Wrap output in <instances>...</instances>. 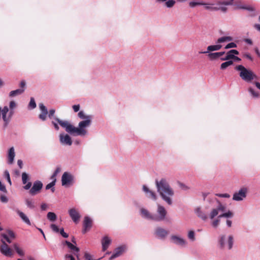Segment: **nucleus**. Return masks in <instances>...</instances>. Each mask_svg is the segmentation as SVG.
<instances>
[{
  "instance_id": "nucleus-16",
  "label": "nucleus",
  "mask_w": 260,
  "mask_h": 260,
  "mask_svg": "<svg viewBox=\"0 0 260 260\" xmlns=\"http://www.w3.org/2000/svg\"><path fill=\"white\" fill-rule=\"evenodd\" d=\"M60 142L64 145L71 146L72 144V141L71 137L68 134H60L59 135Z\"/></svg>"
},
{
  "instance_id": "nucleus-57",
  "label": "nucleus",
  "mask_w": 260,
  "mask_h": 260,
  "mask_svg": "<svg viewBox=\"0 0 260 260\" xmlns=\"http://www.w3.org/2000/svg\"><path fill=\"white\" fill-rule=\"evenodd\" d=\"M16 106V103L14 101H11L9 104V107L10 110H13V109Z\"/></svg>"
},
{
  "instance_id": "nucleus-63",
  "label": "nucleus",
  "mask_w": 260,
  "mask_h": 260,
  "mask_svg": "<svg viewBox=\"0 0 260 260\" xmlns=\"http://www.w3.org/2000/svg\"><path fill=\"white\" fill-rule=\"evenodd\" d=\"M1 200L2 202L6 203L8 202V198L5 196H2L1 197Z\"/></svg>"
},
{
  "instance_id": "nucleus-41",
  "label": "nucleus",
  "mask_w": 260,
  "mask_h": 260,
  "mask_svg": "<svg viewBox=\"0 0 260 260\" xmlns=\"http://www.w3.org/2000/svg\"><path fill=\"white\" fill-rule=\"evenodd\" d=\"M25 204L27 207L29 209H32L35 207L34 202L29 199H26L25 200Z\"/></svg>"
},
{
  "instance_id": "nucleus-15",
  "label": "nucleus",
  "mask_w": 260,
  "mask_h": 260,
  "mask_svg": "<svg viewBox=\"0 0 260 260\" xmlns=\"http://www.w3.org/2000/svg\"><path fill=\"white\" fill-rule=\"evenodd\" d=\"M218 206L216 208L213 209L210 214V217L211 219L214 218L218 214L219 211H223L225 209V207L218 200Z\"/></svg>"
},
{
  "instance_id": "nucleus-23",
  "label": "nucleus",
  "mask_w": 260,
  "mask_h": 260,
  "mask_svg": "<svg viewBox=\"0 0 260 260\" xmlns=\"http://www.w3.org/2000/svg\"><path fill=\"white\" fill-rule=\"evenodd\" d=\"M50 228L52 229V230L55 232V233L59 232L60 235L63 238H67L69 237V234L64 232V229L63 228L59 230L57 226L55 224H51L50 225Z\"/></svg>"
},
{
  "instance_id": "nucleus-62",
  "label": "nucleus",
  "mask_w": 260,
  "mask_h": 260,
  "mask_svg": "<svg viewBox=\"0 0 260 260\" xmlns=\"http://www.w3.org/2000/svg\"><path fill=\"white\" fill-rule=\"evenodd\" d=\"M60 171V167H58L56 168V170L53 173V176H56L57 174Z\"/></svg>"
},
{
  "instance_id": "nucleus-49",
  "label": "nucleus",
  "mask_w": 260,
  "mask_h": 260,
  "mask_svg": "<svg viewBox=\"0 0 260 260\" xmlns=\"http://www.w3.org/2000/svg\"><path fill=\"white\" fill-rule=\"evenodd\" d=\"M188 237L191 241H193L195 240L194 232L193 231H189L188 233Z\"/></svg>"
},
{
  "instance_id": "nucleus-7",
  "label": "nucleus",
  "mask_w": 260,
  "mask_h": 260,
  "mask_svg": "<svg viewBox=\"0 0 260 260\" xmlns=\"http://www.w3.org/2000/svg\"><path fill=\"white\" fill-rule=\"evenodd\" d=\"M2 244L0 245V252L4 256L12 257L13 255V251L6 242L3 239H1Z\"/></svg>"
},
{
  "instance_id": "nucleus-43",
  "label": "nucleus",
  "mask_w": 260,
  "mask_h": 260,
  "mask_svg": "<svg viewBox=\"0 0 260 260\" xmlns=\"http://www.w3.org/2000/svg\"><path fill=\"white\" fill-rule=\"evenodd\" d=\"M221 3L223 5V6H228V5H234L236 4H239V2H235L234 3V0H230L228 1H221Z\"/></svg>"
},
{
  "instance_id": "nucleus-6",
  "label": "nucleus",
  "mask_w": 260,
  "mask_h": 260,
  "mask_svg": "<svg viewBox=\"0 0 260 260\" xmlns=\"http://www.w3.org/2000/svg\"><path fill=\"white\" fill-rule=\"evenodd\" d=\"M39 107L41 111V114L39 115V118L40 119L43 121H45L47 119V115L50 119L54 117V115L55 113V110L54 109H51L48 112L46 107L43 104H40Z\"/></svg>"
},
{
  "instance_id": "nucleus-10",
  "label": "nucleus",
  "mask_w": 260,
  "mask_h": 260,
  "mask_svg": "<svg viewBox=\"0 0 260 260\" xmlns=\"http://www.w3.org/2000/svg\"><path fill=\"white\" fill-rule=\"evenodd\" d=\"M74 177L73 175L68 172H64L61 177V184L62 186H68L74 183Z\"/></svg>"
},
{
  "instance_id": "nucleus-14",
  "label": "nucleus",
  "mask_w": 260,
  "mask_h": 260,
  "mask_svg": "<svg viewBox=\"0 0 260 260\" xmlns=\"http://www.w3.org/2000/svg\"><path fill=\"white\" fill-rule=\"evenodd\" d=\"M92 220L89 216H85L83 223L82 233L85 234L92 227Z\"/></svg>"
},
{
  "instance_id": "nucleus-1",
  "label": "nucleus",
  "mask_w": 260,
  "mask_h": 260,
  "mask_svg": "<svg viewBox=\"0 0 260 260\" xmlns=\"http://www.w3.org/2000/svg\"><path fill=\"white\" fill-rule=\"evenodd\" d=\"M155 182L157 191L161 199L168 205H171L172 201L171 197L174 196V192L167 180L165 178H161L160 180L156 179Z\"/></svg>"
},
{
  "instance_id": "nucleus-36",
  "label": "nucleus",
  "mask_w": 260,
  "mask_h": 260,
  "mask_svg": "<svg viewBox=\"0 0 260 260\" xmlns=\"http://www.w3.org/2000/svg\"><path fill=\"white\" fill-rule=\"evenodd\" d=\"M248 91L250 93V95L253 98H258L259 97V93L258 92L255 91L252 87H249L248 88Z\"/></svg>"
},
{
  "instance_id": "nucleus-12",
  "label": "nucleus",
  "mask_w": 260,
  "mask_h": 260,
  "mask_svg": "<svg viewBox=\"0 0 260 260\" xmlns=\"http://www.w3.org/2000/svg\"><path fill=\"white\" fill-rule=\"evenodd\" d=\"M63 245H66L68 248L73 252V253L76 256L78 260L80 259L79 252L80 249L71 242L66 240L62 242Z\"/></svg>"
},
{
  "instance_id": "nucleus-60",
  "label": "nucleus",
  "mask_w": 260,
  "mask_h": 260,
  "mask_svg": "<svg viewBox=\"0 0 260 260\" xmlns=\"http://www.w3.org/2000/svg\"><path fill=\"white\" fill-rule=\"evenodd\" d=\"M47 207H48V205L46 203H42L41 205V209L42 211L46 210Z\"/></svg>"
},
{
  "instance_id": "nucleus-38",
  "label": "nucleus",
  "mask_w": 260,
  "mask_h": 260,
  "mask_svg": "<svg viewBox=\"0 0 260 260\" xmlns=\"http://www.w3.org/2000/svg\"><path fill=\"white\" fill-rule=\"evenodd\" d=\"M56 181V180L54 179L53 181H52L50 183L48 184L46 186V189L48 190V189H51V191L52 192H54L55 191V188L54 187V186L55 185Z\"/></svg>"
},
{
  "instance_id": "nucleus-35",
  "label": "nucleus",
  "mask_w": 260,
  "mask_h": 260,
  "mask_svg": "<svg viewBox=\"0 0 260 260\" xmlns=\"http://www.w3.org/2000/svg\"><path fill=\"white\" fill-rule=\"evenodd\" d=\"M232 52V50H229L226 53V55L224 57H221L220 58V59L221 61L228 60L229 59H232L233 57L235 56Z\"/></svg>"
},
{
  "instance_id": "nucleus-28",
  "label": "nucleus",
  "mask_w": 260,
  "mask_h": 260,
  "mask_svg": "<svg viewBox=\"0 0 260 260\" xmlns=\"http://www.w3.org/2000/svg\"><path fill=\"white\" fill-rule=\"evenodd\" d=\"M194 212L197 216L203 220L205 221L207 219V216L205 213L201 210V207H198L196 208L194 210Z\"/></svg>"
},
{
  "instance_id": "nucleus-58",
  "label": "nucleus",
  "mask_w": 260,
  "mask_h": 260,
  "mask_svg": "<svg viewBox=\"0 0 260 260\" xmlns=\"http://www.w3.org/2000/svg\"><path fill=\"white\" fill-rule=\"evenodd\" d=\"M84 257L86 260H91V255L87 252L85 253Z\"/></svg>"
},
{
  "instance_id": "nucleus-47",
  "label": "nucleus",
  "mask_w": 260,
  "mask_h": 260,
  "mask_svg": "<svg viewBox=\"0 0 260 260\" xmlns=\"http://www.w3.org/2000/svg\"><path fill=\"white\" fill-rule=\"evenodd\" d=\"M149 219H151L155 221H161L160 218H159V216L158 215L156 214H151L150 215V218Z\"/></svg>"
},
{
  "instance_id": "nucleus-33",
  "label": "nucleus",
  "mask_w": 260,
  "mask_h": 260,
  "mask_svg": "<svg viewBox=\"0 0 260 260\" xmlns=\"http://www.w3.org/2000/svg\"><path fill=\"white\" fill-rule=\"evenodd\" d=\"M24 90L25 89H17L16 90L10 91L9 95L10 97H14L22 94L23 93Z\"/></svg>"
},
{
  "instance_id": "nucleus-21",
  "label": "nucleus",
  "mask_w": 260,
  "mask_h": 260,
  "mask_svg": "<svg viewBox=\"0 0 260 260\" xmlns=\"http://www.w3.org/2000/svg\"><path fill=\"white\" fill-rule=\"evenodd\" d=\"M143 190L146 193V196L147 198H151L154 201L156 200L157 197L155 193L150 190L146 185H143Z\"/></svg>"
},
{
  "instance_id": "nucleus-32",
  "label": "nucleus",
  "mask_w": 260,
  "mask_h": 260,
  "mask_svg": "<svg viewBox=\"0 0 260 260\" xmlns=\"http://www.w3.org/2000/svg\"><path fill=\"white\" fill-rule=\"evenodd\" d=\"M156 2L159 3H163L166 2L165 6L168 8H171L173 7L176 3L175 0H168L167 1V0H156Z\"/></svg>"
},
{
  "instance_id": "nucleus-24",
  "label": "nucleus",
  "mask_w": 260,
  "mask_h": 260,
  "mask_svg": "<svg viewBox=\"0 0 260 260\" xmlns=\"http://www.w3.org/2000/svg\"><path fill=\"white\" fill-rule=\"evenodd\" d=\"M111 240L108 236H104L102 240V251H105L111 243Z\"/></svg>"
},
{
  "instance_id": "nucleus-44",
  "label": "nucleus",
  "mask_w": 260,
  "mask_h": 260,
  "mask_svg": "<svg viewBox=\"0 0 260 260\" xmlns=\"http://www.w3.org/2000/svg\"><path fill=\"white\" fill-rule=\"evenodd\" d=\"M204 5H205V3H204L203 2L192 1L189 3V6L191 8H194L196 6H199V5H204Z\"/></svg>"
},
{
  "instance_id": "nucleus-61",
  "label": "nucleus",
  "mask_w": 260,
  "mask_h": 260,
  "mask_svg": "<svg viewBox=\"0 0 260 260\" xmlns=\"http://www.w3.org/2000/svg\"><path fill=\"white\" fill-rule=\"evenodd\" d=\"M179 185H180V187L183 190H186L187 189H188L189 188L186 186L185 185V184H184L183 183H179Z\"/></svg>"
},
{
  "instance_id": "nucleus-54",
  "label": "nucleus",
  "mask_w": 260,
  "mask_h": 260,
  "mask_svg": "<svg viewBox=\"0 0 260 260\" xmlns=\"http://www.w3.org/2000/svg\"><path fill=\"white\" fill-rule=\"evenodd\" d=\"M222 215L224 216V217H231L232 216V213L231 212V211H228L225 213H222Z\"/></svg>"
},
{
  "instance_id": "nucleus-34",
  "label": "nucleus",
  "mask_w": 260,
  "mask_h": 260,
  "mask_svg": "<svg viewBox=\"0 0 260 260\" xmlns=\"http://www.w3.org/2000/svg\"><path fill=\"white\" fill-rule=\"evenodd\" d=\"M13 248L19 256H23L24 255L25 253L24 251L22 249L19 248L18 244L17 243H14L13 245Z\"/></svg>"
},
{
  "instance_id": "nucleus-55",
  "label": "nucleus",
  "mask_w": 260,
  "mask_h": 260,
  "mask_svg": "<svg viewBox=\"0 0 260 260\" xmlns=\"http://www.w3.org/2000/svg\"><path fill=\"white\" fill-rule=\"evenodd\" d=\"M243 56L244 57H246V58H247L248 59H249V60L250 61H253V58L252 57V56L250 55V54L248 53H245L243 54Z\"/></svg>"
},
{
  "instance_id": "nucleus-17",
  "label": "nucleus",
  "mask_w": 260,
  "mask_h": 260,
  "mask_svg": "<svg viewBox=\"0 0 260 260\" xmlns=\"http://www.w3.org/2000/svg\"><path fill=\"white\" fill-rule=\"evenodd\" d=\"M168 234V231L162 228L158 227L155 229V235L158 239H164Z\"/></svg>"
},
{
  "instance_id": "nucleus-37",
  "label": "nucleus",
  "mask_w": 260,
  "mask_h": 260,
  "mask_svg": "<svg viewBox=\"0 0 260 260\" xmlns=\"http://www.w3.org/2000/svg\"><path fill=\"white\" fill-rule=\"evenodd\" d=\"M140 212H141V214L143 217L146 218L147 219H149L151 214L149 213V212L147 209L142 208L140 210Z\"/></svg>"
},
{
  "instance_id": "nucleus-19",
  "label": "nucleus",
  "mask_w": 260,
  "mask_h": 260,
  "mask_svg": "<svg viewBox=\"0 0 260 260\" xmlns=\"http://www.w3.org/2000/svg\"><path fill=\"white\" fill-rule=\"evenodd\" d=\"M222 46L219 44H216L213 45H210L207 47V51H200L199 54H206L212 51H218L219 50Z\"/></svg>"
},
{
  "instance_id": "nucleus-59",
  "label": "nucleus",
  "mask_w": 260,
  "mask_h": 260,
  "mask_svg": "<svg viewBox=\"0 0 260 260\" xmlns=\"http://www.w3.org/2000/svg\"><path fill=\"white\" fill-rule=\"evenodd\" d=\"M65 258L68 260H75V258L72 254H67L65 255Z\"/></svg>"
},
{
  "instance_id": "nucleus-42",
  "label": "nucleus",
  "mask_w": 260,
  "mask_h": 260,
  "mask_svg": "<svg viewBox=\"0 0 260 260\" xmlns=\"http://www.w3.org/2000/svg\"><path fill=\"white\" fill-rule=\"evenodd\" d=\"M36 107V103L34 98H31L28 104V108L34 109Z\"/></svg>"
},
{
  "instance_id": "nucleus-30",
  "label": "nucleus",
  "mask_w": 260,
  "mask_h": 260,
  "mask_svg": "<svg viewBox=\"0 0 260 260\" xmlns=\"http://www.w3.org/2000/svg\"><path fill=\"white\" fill-rule=\"evenodd\" d=\"M233 40V38L231 36H224L219 38L216 42V44H220L224 42H231Z\"/></svg>"
},
{
  "instance_id": "nucleus-31",
  "label": "nucleus",
  "mask_w": 260,
  "mask_h": 260,
  "mask_svg": "<svg viewBox=\"0 0 260 260\" xmlns=\"http://www.w3.org/2000/svg\"><path fill=\"white\" fill-rule=\"evenodd\" d=\"M15 151H14V147H11L10 148L9 150V153H8V164H12L14 161V159L15 157Z\"/></svg>"
},
{
  "instance_id": "nucleus-8",
  "label": "nucleus",
  "mask_w": 260,
  "mask_h": 260,
  "mask_svg": "<svg viewBox=\"0 0 260 260\" xmlns=\"http://www.w3.org/2000/svg\"><path fill=\"white\" fill-rule=\"evenodd\" d=\"M221 1H219L216 4H205V8L207 10L217 11H221L223 12H226L227 11V8L225 6H223L222 4H221Z\"/></svg>"
},
{
  "instance_id": "nucleus-27",
  "label": "nucleus",
  "mask_w": 260,
  "mask_h": 260,
  "mask_svg": "<svg viewBox=\"0 0 260 260\" xmlns=\"http://www.w3.org/2000/svg\"><path fill=\"white\" fill-rule=\"evenodd\" d=\"M16 213L19 216L21 220L26 224L28 225H31V222L28 218V217L22 211H20L18 209L16 210Z\"/></svg>"
},
{
  "instance_id": "nucleus-5",
  "label": "nucleus",
  "mask_w": 260,
  "mask_h": 260,
  "mask_svg": "<svg viewBox=\"0 0 260 260\" xmlns=\"http://www.w3.org/2000/svg\"><path fill=\"white\" fill-rule=\"evenodd\" d=\"M234 242V238L232 235H220L218 238V245L221 249H232Z\"/></svg>"
},
{
  "instance_id": "nucleus-53",
  "label": "nucleus",
  "mask_w": 260,
  "mask_h": 260,
  "mask_svg": "<svg viewBox=\"0 0 260 260\" xmlns=\"http://www.w3.org/2000/svg\"><path fill=\"white\" fill-rule=\"evenodd\" d=\"M220 222V219H216L215 220H214L212 223V225L214 227V228H216L219 223Z\"/></svg>"
},
{
  "instance_id": "nucleus-4",
  "label": "nucleus",
  "mask_w": 260,
  "mask_h": 260,
  "mask_svg": "<svg viewBox=\"0 0 260 260\" xmlns=\"http://www.w3.org/2000/svg\"><path fill=\"white\" fill-rule=\"evenodd\" d=\"M235 70L240 71L239 76L241 79L247 83H251L254 79H257V76L251 70L247 69L242 64L237 66Z\"/></svg>"
},
{
  "instance_id": "nucleus-18",
  "label": "nucleus",
  "mask_w": 260,
  "mask_h": 260,
  "mask_svg": "<svg viewBox=\"0 0 260 260\" xmlns=\"http://www.w3.org/2000/svg\"><path fill=\"white\" fill-rule=\"evenodd\" d=\"M29 179L28 175L25 173L23 172L22 174V182L23 184H25L23 188L25 190H28L30 188L32 184L30 182H28V180Z\"/></svg>"
},
{
  "instance_id": "nucleus-45",
  "label": "nucleus",
  "mask_w": 260,
  "mask_h": 260,
  "mask_svg": "<svg viewBox=\"0 0 260 260\" xmlns=\"http://www.w3.org/2000/svg\"><path fill=\"white\" fill-rule=\"evenodd\" d=\"M2 115L3 119L4 121V127H6L8 126L9 122V118L7 117V114H2Z\"/></svg>"
},
{
  "instance_id": "nucleus-9",
  "label": "nucleus",
  "mask_w": 260,
  "mask_h": 260,
  "mask_svg": "<svg viewBox=\"0 0 260 260\" xmlns=\"http://www.w3.org/2000/svg\"><path fill=\"white\" fill-rule=\"evenodd\" d=\"M248 193V188L246 187H243L237 192H235L233 196V200L236 201H241L246 197Z\"/></svg>"
},
{
  "instance_id": "nucleus-25",
  "label": "nucleus",
  "mask_w": 260,
  "mask_h": 260,
  "mask_svg": "<svg viewBox=\"0 0 260 260\" xmlns=\"http://www.w3.org/2000/svg\"><path fill=\"white\" fill-rule=\"evenodd\" d=\"M157 212L158 214V216L160 219L161 221L164 220L167 214V211L165 208L163 206L158 205Z\"/></svg>"
},
{
  "instance_id": "nucleus-20",
  "label": "nucleus",
  "mask_w": 260,
  "mask_h": 260,
  "mask_svg": "<svg viewBox=\"0 0 260 260\" xmlns=\"http://www.w3.org/2000/svg\"><path fill=\"white\" fill-rule=\"evenodd\" d=\"M124 248L125 247L124 246H121L115 248L113 254L109 258V260H112L120 256L124 252Z\"/></svg>"
},
{
  "instance_id": "nucleus-48",
  "label": "nucleus",
  "mask_w": 260,
  "mask_h": 260,
  "mask_svg": "<svg viewBox=\"0 0 260 260\" xmlns=\"http://www.w3.org/2000/svg\"><path fill=\"white\" fill-rule=\"evenodd\" d=\"M4 175H5V177L6 180H7V181L9 182V183L10 185H11L12 184V182H11V180L9 172V171L8 170H6L5 171Z\"/></svg>"
},
{
  "instance_id": "nucleus-22",
  "label": "nucleus",
  "mask_w": 260,
  "mask_h": 260,
  "mask_svg": "<svg viewBox=\"0 0 260 260\" xmlns=\"http://www.w3.org/2000/svg\"><path fill=\"white\" fill-rule=\"evenodd\" d=\"M69 214L74 222L77 223L78 222L80 218V215L75 209L72 208L69 210Z\"/></svg>"
},
{
  "instance_id": "nucleus-40",
  "label": "nucleus",
  "mask_w": 260,
  "mask_h": 260,
  "mask_svg": "<svg viewBox=\"0 0 260 260\" xmlns=\"http://www.w3.org/2000/svg\"><path fill=\"white\" fill-rule=\"evenodd\" d=\"M208 57L211 60H215L217 58H218L219 57L218 56L217 52H209L208 53Z\"/></svg>"
},
{
  "instance_id": "nucleus-52",
  "label": "nucleus",
  "mask_w": 260,
  "mask_h": 260,
  "mask_svg": "<svg viewBox=\"0 0 260 260\" xmlns=\"http://www.w3.org/2000/svg\"><path fill=\"white\" fill-rule=\"evenodd\" d=\"M0 191H3L4 192H7V189L5 185L3 184L1 181H0Z\"/></svg>"
},
{
  "instance_id": "nucleus-26",
  "label": "nucleus",
  "mask_w": 260,
  "mask_h": 260,
  "mask_svg": "<svg viewBox=\"0 0 260 260\" xmlns=\"http://www.w3.org/2000/svg\"><path fill=\"white\" fill-rule=\"evenodd\" d=\"M171 239L173 241L174 243L176 245L183 246L186 243L185 241L183 238L176 235H172Z\"/></svg>"
},
{
  "instance_id": "nucleus-2",
  "label": "nucleus",
  "mask_w": 260,
  "mask_h": 260,
  "mask_svg": "<svg viewBox=\"0 0 260 260\" xmlns=\"http://www.w3.org/2000/svg\"><path fill=\"white\" fill-rule=\"evenodd\" d=\"M51 123L56 131L59 129V125L62 128H65L66 131L71 135L80 136L78 127H76L67 120H62L58 117H54Z\"/></svg>"
},
{
  "instance_id": "nucleus-51",
  "label": "nucleus",
  "mask_w": 260,
  "mask_h": 260,
  "mask_svg": "<svg viewBox=\"0 0 260 260\" xmlns=\"http://www.w3.org/2000/svg\"><path fill=\"white\" fill-rule=\"evenodd\" d=\"M229 66L228 64V62L226 61L221 64L220 67V69L221 70H224L226 69Z\"/></svg>"
},
{
  "instance_id": "nucleus-11",
  "label": "nucleus",
  "mask_w": 260,
  "mask_h": 260,
  "mask_svg": "<svg viewBox=\"0 0 260 260\" xmlns=\"http://www.w3.org/2000/svg\"><path fill=\"white\" fill-rule=\"evenodd\" d=\"M7 233H2L1 234V239L3 238L8 243H12V240L16 238L15 233L11 230L8 229L6 230Z\"/></svg>"
},
{
  "instance_id": "nucleus-46",
  "label": "nucleus",
  "mask_w": 260,
  "mask_h": 260,
  "mask_svg": "<svg viewBox=\"0 0 260 260\" xmlns=\"http://www.w3.org/2000/svg\"><path fill=\"white\" fill-rule=\"evenodd\" d=\"M237 47V45L236 43L235 42H230L224 47V49H228L230 48H236Z\"/></svg>"
},
{
  "instance_id": "nucleus-13",
  "label": "nucleus",
  "mask_w": 260,
  "mask_h": 260,
  "mask_svg": "<svg viewBox=\"0 0 260 260\" xmlns=\"http://www.w3.org/2000/svg\"><path fill=\"white\" fill-rule=\"evenodd\" d=\"M43 186V184L41 181H35L33 183L32 187L29 190V193L32 196L36 194L42 189Z\"/></svg>"
},
{
  "instance_id": "nucleus-64",
  "label": "nucleus",
  "mask_w": 260,
  "mask_h": 260,
  "mask_svg": "<svg viewBox=\"0 0 260 260\" xmlns=\"http://www.w3.org/2000/svg\"><path fill=\"white\" fill-rule=\"evenodd\" d=\"M253 27L257 31L260 32V24H259L256 23V24H254Z\"/></svg>"
},
{
  "instance_id": "nucleus-3",
  "label": "nucleus",
  "mask_w": 260,
  "mask_h": 260,
  "mask_svg": "<svg viewBox=\"0 0 260 260\" xmlns=\"http://www.w3.org/2000/svg\"><path fill=\"white\" fill-rule=\"evenodd\" d=\"M78 116L83 120L80 121L78 124V131L80 136H84L87 134L85 128L89 126L91 124L92 115H86L83 111H80L78 113Z\"/></svg>"
},
{
  "instance_id": "nucleus-56",
  "label": "nucleus",
  "mask_w": 260,
  "mask_h": 260,
  "mask_svg": "<svg viewBox=\"0 0 260 260\" xmlns=\"http://www.w3.org/2000/svg\"><path fill=\"white\" fill-rule=\"evenodd\" d=\"M72 107L74 112H77L79 111L80 106L79 104H78L73 105Z\"/></svg>"
},
{
  "instance_id": "nucleus-39",
  "label": "nucleus",
  "mask_w": 260,
  "mask_h": 260,
  "mask_svg": "<svg viewBox=\"0 0 260 260\" xmlns=\"http://www.w3.org/2000/svg\"><path fill=\"white\" fill-rule=\"evenodd\" d=\"M47 217L50 221H54L57 219V215L54 212H49L47 213Z\"/></svg>"
},
{
  "instance_id": "nucleus-50",
  "label": "nucleus",
  "mask_w": 260,
  "mask_h": 260,
  "mask_svg": "<svg viewBox=\"0 0 260 260\" xmlns=\"http://www.w3.org/2000/svg\"><path fill=\"white\" fill-rule=\"evenodd\" d=\"M216 196L220 198H230V195L229 193H216Z\"/></svg>"
},
{
  "instance_id": "nucleus-29",
  "label": "nucleus",
  "mask_w": 260,
  "mask_h": 260,
  "mask_svg": "<svg viewBox=\"0 0 260 260\" xmlns=\"http://www.w3.org/2000/svg\"><path fill=\"white\" fill-rule=\"evenodd\" d=\"M235 6L236 7L237 9H243L247 10L249 12H254L255 9L254 8L250 6L243 5L240 4H235Z\"/></svg>"
}]
</instances>
